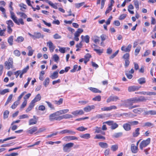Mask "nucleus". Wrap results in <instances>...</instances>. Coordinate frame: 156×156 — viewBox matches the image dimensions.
<instances>
[{"instance_id":"obj_35","label":"nucleus","mask_w":156,"mask_h":156,"mask_svg":"<svg viewBox=\"0 0 156 156\" xmlns=\"http://www.w3.org/2000/svg\"><path fill=\"white\" fill-rule=\"evenodd\" d=\"M137 99L138 102H140L145 101L147 100V99L144 96H141L137 97Z\"/></svg>"},{"instance_id":"obj_2","label":"nucleus","mask_w":156,"mask_h":156,"mask_svg":"<svg viewBox=\"0 0 156 156\" xmlns=\"http://www.w3.org/2000/svg\"><path fill=\"white\" fill-rule=\"evenodd\" d=\"M4 65L5 69L8 70L10 68H13V59L11 57H9L7 61H6L4 63Z\"/></svg>"},{"instance_id":"obj_45","label":"nucleus","mask_w":156,"mask_h":156,"mask_svg":"<svg viewBox=\"0 0 156 156\" xmlns=\"http://www.w3.org/2000/svg\"><path fill=\"white\" fill-rule=\"evenodd\" d=\"M133 114H132L131 112H129L128 113H124L122 114H121L120 115L121 116H122L123 115H124L127 117H131L132 116Z\"/></svg>"},{"instance_id":"obj_29","label":"nucleus","mask_w":156,"mask_h":156,"mask_svg":"<svg viewBox=\"0 0 156 156\" xmlns=\"http://www.w3.org/2000/svg\"><path fill=\"white\" fill-rule=\"evenodd\" d=\"M80 136L82 138L88 139L90 138V136L89 133H86L84 134L80 135Z\"/></svg>"},{"instance_id":"obj_27","label":"nucleus","mask_w":156,"mask_h":156,"mask_svg":"<svg viewBox=\"0 0 156 156\" xmlns=\"http://www.w3.org/2000/svg\"><path fill=\"white\" fill-rule=\"evenodd\" d=\"M58 76V71H55L50 76V77L52 79H54L57 78Z\"/></svg>"},{"instance_id":"obj_33","label":"nucleus","mask_w":156,"mask_h":156,"mask_svg":"<svg viewBox=\"0 0 156 156\" xmlns=\"http://www.w3.org/2000/svg\"><path fill=\"white\" fill-rule=\"evenodd\" d=\"M18 15H20V17L24 19H26L27 17V15L24 13L21 12H16Z\"/></svg>"},{"instance_id":"obj_1","label":"nucleus","mask_w":156,"mask_h":156,"mask_svg":"<svg viewBox=\"0 0 156 156\" xmlns=\"http://www.w3.org/2000/svg\"><path fill=\"white\" fill-rule=\"evenodd\" d=\"M12 2H10L9 7L12 10L10 11L11 18L12 20L17 25H20V24L22 25H23L24 24V22L23 19L22 18H20L18 20L17 17L15 15L14 13L12 11L13 10V8L12 6Z\"/></svg>"},{"instance_id":"obj_23","label":"nucleus","mask_w":156,"mask_h":156,"mask_svg":"<svg viewBox=\"0 0 156 156\" xmlns=\"http://www.w3.org/2000/svg\"><path fill=\"white\" fill-rule=\"evenodd\" d=\"M143 111V109L142 108H138L133 109V112L136 114H140Z\"/></svg>"},{"instance_id":"obj_50","label":"nucleus","mask_w":156,"mask_h":156,"mask_svg":"<svg viewBox=\"0 0 156 156\" xmlns=\"http://www.w3.org/2000/svg\"><path fill=\"white\" fill-rule=\"evenodd\" d=\"M76 129L80 131H83L87 129V128H85L83 126L79 127Z\"/></svg>"},{"instance_id":"obj_18","label":"nucleus","mask_w":156,"mask_h":156,"mask_svg":"<svg viewBox=\"0 0 156 156\" xmlns=\"http://www.w3.org/2000/svg\"><path fill=\"white\" fill-rule=\"evenodd\" d=\"M123 127L125 130L127 131H129L131 129V126L129 121L127 123L124 124Z\"/></svg>"},{"instance_id":"obj_17","label":"nucleus","mask_w":156,"mask_h":156,"mask_svg":"<svg viewBox=\"0 0 156 156\" xmlns=\"http://www.w3.org/2000/svg\"><path fill=\"white\" fill-rule=\"evenodd\" d=\"M84 112L82 110H77L73 111L72 112V114L74 116H77L78 115H82L83 114Z\"/></svg>"},{"instance_id":"obj_20","label":"nucleus","mask_w":156,"mask_h":156,"mask_svg":"<svg viewBox=\"0 0 156 156\" xmlns=\"http://www.w3.org/2000/svg\"><path fill=\"white\" fill-rule=\"evenodd\" d=\"M45 2L46 3H48L50 6H51L53 8H54L55 9H57L58 8V7H57L58 3H55V4H54L52 2H51L50 1H49L48 0H46Z\"/></svg>"},{"instance_id":"obj_12","label":"nucleus","mask_w":156,"mask_h":156,"mask_svg":"<svg viewBox=\"0 0 156 156\" xmlns=\"http://www.w3.org/2000/svg\"><path fill=\"white\" fill-rule=\"evenodd\" d=\"M38 130L37 126H34L27 131V133L30 134H32L33 133L37 132Z\"/></svg>"},{"instance_id":"obj_22","label":"nucleus","mask_w":156,"mask_h":156,"mask_svg":"<svg viewBox=\"0 0 156 156\" xmlns=\"http://www.w3.org/2000/svg\"><path fill=\"white\" fill-rule=\"evenodd\" d=\"M99 145L102 148H106L108 147V144L106 143L100 142L98 143Z\"/></svg>"},{"instance_id":"obj_56","label":"nucleus","mask_w":156,"mask_h":156,"mask_svg":"<svg viewBox=\"0 0 156 156\" xmlns=\"http://www.w3.org/2000/svg\"><path fill=\"white\" fill-rule=\"evenodd\" d=\"M134 5L136 8L138 10L139 9V2L137 0H135L134 1Z\"/></svg>"},{"instance_id":"obj_34","label":"nucleus","mask_w":156,"mask_h":156,"mask_svg":"<svg viewBox=\"0 0 156 156\" xmlns=\"http://www.w3.org/2000/svg\"><path fill=\"white\" fill-rule=\"evenodd\" d=\"M41 98V96L40 94H38L35 97L34 99L33 100L35 102L39 101Z\"/></svg>"},{"instance_id":"obj_47","label":"nucleus","mask_w":156,"mask_h":156,"mask_svg":"<svg viewBox=\"0 0 156 156\" xmlns=\"http://www.w3.org/2000/svg\"><path fill=\"white\" fill-rule=\"evenodd\" d=\"M95 139H103L105 140V137L101 136L100 134L96 135L94 137Z\"/></svg>"},{"instance_id":"obj_31","label":"nucleus","mask_w":156,"mask_h":156,"mask_svg":"<svg viewBox=\"0 0 156 156\" xmlns=\"http://www.w3.org/2000/svg\"><path fill=\"white\" fill-rule=\"evenodd\" d=\"M138 83L140 84H143L146 83V79L144 77L139 78L138 80Z\"/></svg>"},{"instance_id":"obj_49","label":"nucleus","mask_w":156,"mask_h":156,"mask_svg":"<svg viewBox=\"0 0 156 156\" xmlns=\"http://www.w3.org/2000/svg\"><path fill=\"white\" fill-rule=\"evenodd\" d=\"M13 95L12 94H10L5 104V105L6 106L9 104V102L11 101Z\"/></svg>"},{"instance_id":"obj_10","label":"nucleus","mask_w":156,"mask_h":156,"mask_svg":"<svg viewBox=\"0 0 156 156\" xmlns=\"http://www.w3.org/2000/svg\"><path fill=\"white\" fill-rule=\"evenodd\" d=\"M117 108V107L115 105H112L109 107H104L102 108L101 109L102 111H110L112 109H116Z\"/></svg>"},{"instance_id":"obj_9","label":"nucleus","mask_w":156,"mask_h":156,"mask_svg":"<svg viewBox=\"0 0 156 156\" xmlns=\"http://www.w3.org/2000/svg\"><path fill=\"white\" fill-rule=\"evenodd\" d=\"M59 133L61 134L68 133L69 134L74 135L76 133V132L71 130L65 129L60 131Z\"/></svg>"},{"instance_id":"obj_14","label":"nucleus","mask_w":156,"mask_h":156,"mask_svg":"<svg viewBox=\"0 0 156 156\" xmlns=\"http://www.w3.org/2000/svg\"><path fill=\"white\" fill-rule=\"evenodd\" d=\"M47 44L49 48L50 51L51 52H52L55 48V47L53 43L51 41H50L47 43Z\"/></svg>"},{"instance_id":"obj_57","label":"nucleus","mask_w":156,"mask_h":156,"mask_svg":"<svg viewBox=\"0 0 156 156\" xmlns=\"http://www.w3.org/2000/svg\"><path fill=\"white\" fill-rule=\"evenodd\" d=\"M125 106L128 107V108L129 109H132L133 108L137 107L139 106L138 105H134L132 106V105H130V106L129 105H125Z\"/></svg>"},{"instance_id":"obj_15","label":"nucleus","mask_w":156,"mask_h":156,"mask_svg":"<svg viewBox=\"0 0 156 156\" xmlns=\"http://www.w3.org/2000/svg\"><path fill=\"white\" fill-rule=\"evenodd\" d=\"M132 45L130 44H129L126 48L125 46H122L121 48V50L125 52H129L131 50Z\"/></svg>"},{"instance_id":"obj_61","label":"nucleus","mask_w":156,"mask_h":156,"mask_svg":"<svg viewBox=\"0 0 156 156\" xmlns=\"http://www.w3.org/2000/svg\"><path fill=\"white\" fill-rule=\"evenodd\" d=\"M53 58L55 62H57L59 59V57L57 54H55L53 55Z\"/></svg>"},{"instance_id":"obj_30","label":"nucleus","mask_w":156,"mask_h":156,"mask_svg":"<svg viewBox=\"0 0 156 156\" xmlns=\"http://www.w3.org/2000/svg\"><path fill=\"white\" fill-rule=\"evenodd\" d=\"M37 122V119H30L29 121V125H33L36 124Z\"/></svg>"},{"instance_id":"obj_44","label":"nucleus","mask_w":156,"mask_h":156,"mask_svg":"<svg viewBox=\"0 0 156 156\" xmlns=\"http://www.w3.org/2000/svg\"><path fill=\"white\" fill-rule=\"evenodd\" d=\"M8 42L10 45H12L13 44V36H11L9 37Z\"/></svg>"},{"instance_id":"obj_43","label":"nucleus","mask_w":156,"mask_h":156,"mask_svg":"<svg viewBox=\"0 0 156 156\" xmlns=\"http://www.w3.org/2000/svg\"><path fill=\"white\" fill-rule=\"evenodd\" d=\"M20 102L19 101H15L13 104L12 105L11 108L13 109H15L17 106L19 105Z\"/></svg>"},{"instance_id":"obj_26","label":"nucleus","mask_w":156,"mask_h":156,"mask_svg":"<svg viewBox=\"0 0 156 156\" xmlns=\"http://www.w3.org/2000/svg\"><path fill=\"white\" fill-rule=\"evenodd\" d=\"M140 128H138L136 129L135 131L133 133V136L134 137H136L140 134Z\"/></svg>"},{"instance_id":"obj_64","label":"nucleus","mask_w":156,"mask_h":156,"mask_svg":"<svg viewBox=\"0 0 156 156\" xmlns=\"http://www.w3.org/2000/svg\"><path fill=\"white\" fill-rule=\"evenodd\" d=\"M53 37L55 39H57L61 38V36L56 33L53 35Z\"/></svg>"},{"instance_id":"obj_6","label":"nucleus","mask_w":156,"mask_h":156,"mask_svg":"<svg viewBox=\"0 0 156 156\" xmlns=\"http://www.w3.org/2000/svg\"><path fill=\"white\" fill-rule=\"evenodd\" d=\"M74 145V144L72 143H69L65 145H63V150L65 152H69L70 151V149Z\"/></svg>"},{"instance_id":"obj_52","label":"nucleus","mask_w":156,"mask_h":156,"mask_svg":"<svg viewBox=\"0 0 156 156\" xmlns=\"http://www.w3.org/2000/svg\"><path fill=\"white\" fill-rule=\"evenodd\" d=\"M16 138V137L15 136H12V137H8V138H7L4 139L2 141V140H0V143L2 142V143H3L4 141H7L8 140H11V139H15Z\"/></svg>"},{"instance_id":"obj_48","label":"nucleus","mask_w":156,"mask_h":156,"mask_svg":"<svg viewBox=\"0 0 156 156\" xmlns=\"http://www.w3.org/2000/svg\"><path fill=\"white\" fill-rule=\"evenodd\" d=\"M129 123L130 125L131 126H135L138 125L139 123V122L137 121H129Z\"/></svg>"},{"instance_id":"obj_8","label":"nucleus","mask_w":156,"mask_h":156,"mask_svg":"<svg viewBox=\"0 0 156 156\" xmlns=\"http://www.w3.org/2000/svg\"><path fill=\"white\" fill-rule=\"evenodd\" d=\"M105 123L109 126H111V128L112 129H114L118 127V124L112 121H106Z\"/></svg>"},{"instance_id":"obj_37","label":"nucleus","mask_w":156,"mask_h":156,"mask_svg":"<svg viewBox=\"0 0 156 156\" xmlns=\"http://www.w3.org/2000/svg\"><path fill=\"white\" fill-rule=\"evenodd\" d=\"M63 99L62 98H60L59 99V100L57 101L55 100L54 101L55 104L58 105H59L62 104L63 101Z\"/></svg>"},{"instance_id":"obj_32","label":"nucleus","mask_w":156,"mask_h":156,"mask_svg":"<svg viewBox=\"0 0 156 156\" xmlns=\"http://www.w3.org/2000/svg\"><path fill=\"white\" fill-rule=\"evenodd\" d=\"M138 90V88L135 86H130L128 88V90L130 92Z\"/></svg>"},{"instance_id":"obj_51","label":"nucleus","mask_w":156,"mask_h":156,"mask_svg":"<svg viewBox=\"0 0 156 156\" xmlns=\"http://www.w3.org/2000/svg\"><path fill=\"white\" fill-rule=\"evenodd\" d=\"M9 112V111L8 110H6L3 113V118L4 119L8 117Z\"/></svg>"},{"instance_id":"obj_53","label":"nucleus","mask_w":156,"mask_h":156,"mask_svg":"<svg viewBox=\"0 0 156 156\" xmlns=\"http://www.w3.org/2000/svg\"><path fill=\"white\" fill-rule=\"evenodd\" d=\"M101 99V96L100 95H98L96 96L92 99V100L94 101H100Z\"/></svg>"},{"instance_id":"obj_21","label":"nucleus","mask_w":156,"mask_h":156,"mask_svg":"<svg viewBox=\"0 0 156 156\" xmlns=\"http://www.w3.org/2000/svg\"><path fill=\"white\" fill-rule=\"evenodd\" d=\"M61 120L63 119H68L72 118L73 116L69 114H66L60 116Z\"/></svg>"},{"instance_id":"obj_5","label":"nucleus","mask_w":156,"mask_h":156,"mask_svg":"<svg viewBox=\"0 0 156 156\" xmlns=\"http://www.w3.org/2000/svg\"><path fill=\"white\" fill-rule=\"evenodd\" d=\"M28 34L34 40L40 38H43L44 36L43 34H42L38 32H35L34 33V34H32L29 33H28Z\"/></svg>"},{"instance_id":"obj_39","label":"nucleus","mask_w":156,"mask_h":156,"mask_svg":"<svg viewBox=\"0 0 156 156\" xmlns=\"http://www.w3.org/2000/svg\"><path fill=\"white\" fill-rule=\"evenodd\" d=\"M50 81L49 78L48 77H47L45 79L44 81L43 82L44 85L45 87H46L49 84Z\"/></svg>"},{"instance_id":"obj_4","label":"nucleus","mask_w":156,"mask_h":156,"mask_svg":"<svg viewBox=\"0 0 156 156\" xmlns=\"http://www.w3.org/2000/svg\"><path fill=\"white\" fill-rule=\"evenodd\" d=\"M150 141L151 139L150 138H148L146 140L142 141L140 144V149L142 150H143L144 148L146 147L150 144Z\"/></svg>"},{"instance_id":"obj_24","label":"nucleus","mask_w":156,"mask_h":156,"mask_svg":"<svg viewBox=\"0 0 156 156\" xmlns=\"http://www.w3.org/2000/svg\"><path fill=\"white\" fill-rule=\"evenodd\" d=\"M95 132L97 133H101L103 135H105V132L102 131L101 128L100 127L97 126L95 127Z\"/></svg>"},{"instance_id":"obj_42","label":"nucleus","mask_w":156,"mask_h":156,"mask_svg":"<svg viewBox=\"0 0 156 156\" xmlns=\"http://www.w3.org/2000/svg\"><path fill=\"white\" fill-rule=\"evenodd\" d=\"M94 50L95 51L96 53L99 55H101L103 51V49H97L95 48H93Z\"/></svg>"},{"instance_id":"obj_11","label":"nucleus","mask_w":156,"mask_h":156,"mask_svg":"<svg viewBox=\"0 0 156 156\" xmlns=\"http://www.w3.org/2000/svg\"><path fill=\"white\" fill-rule=\"evenodd\" d=\"M63 139L65 141H70L71 140H77L78 138L74 136H65Z\"/></svg>"},{"instance_id":"obj_63","label":"nucleus","mask_w":156,"mask_h":156,"mask_svg":"<svg viewBox=\"0 0 156 156\" xmlns=\"http://www.w3.org/2000/svg\"><path fill=\"white\" fill-rule=\"evenodd\" d=\"M13 53L15 55L17 56H19L20 55V52L19 50H15L14 51Z\"/></svg>"},{"instance_id":"obj_19","label":"nucleus","mask_w":156,"mask_h":156,"mask_svg":"<svg viewBox=\"0 0 156 156\" xmlns=\"http://www.w3.org/2000/svg\"><path fill=\"white\" fill-rule=\"evenodd\" d=\"M131 149L133 153H136L138 152V147L135 146L134 144L131 145Z\"/></svg>"},{"instance_id":"obj_62","label":"nucleus","mask_w":156,"mask_h":156,"mask_svg":"<svg viewBox=\"0 0 156 156\" xmlns=\"http://www.w3.org/2000/svg\"><path fill=\"white\" fill-rule=\"evenodd\" d=\"M84 111L86 112H88L91 111V108H90V106L88 105L84 108Z\"/></svg>"},{"instance_id":"obj_36","label":"nucleus","mask_w":156,"mask_h":156,"mask_svg":"<svg viewBox=\"0 0 156 156\" xmlns=\"http://www.w3.org/2000/svg\"><path fill=\"white\" fill-rule=\"evenodd\" d=\"M24 40V38L22 36H19L18 37L15 41L18 43H20Z\"/></svg>"},{"instance_id":"obj_55","label":"nucleus","mask_w":156,"mask_h":156,"mask_svg":"<svg viewBox=\"0 0 156 156\" xmlns=\"http://www.w3.org/2000/svg\"><path fill=\"white\" fill-rule=\"evenodd\" d=\"M122 132H119L118 133H115L113 136L115 138H118L122 136Z\"/></svg>"},{"instance_id":"obj_40","label":"nucleus","mask_w":156,"mask_h":156,"mask_svg":"<svg viewBox=\"0 0 156 156\" xmlns=\"http://www.w3.org/2000/svg\"><path fill=\"white\" fill-rule=\"evenodd\" d=\"M6 23L8 25L7 27H12L14 25L13 23L11 20L7 21Z\"/></svg>"},{"instance_id":"obj_60","label":"nucleus","mask_w":156,"mask_h":156,"mask_svg":"<svg viewBox=\"0 0 156 156\" xmlns=\"http://www.w3.org/2000/svg\"><path fill=\"white\" fill-rule=\"evenodd\" d=\"M29 69V66H27L26 67L24 68L23 70H22L21 71L20 70V72H21L22 73H23V74H24L25 73H26L28 70Z\"/></svg>"},{"instance_id":"obj_25","label":"nucleus","mask_w":156,"mask_h":156,"mask_svg":"<svg viewBox=\"0 0 156 156\" xmlns=\"http://www.w3.org/2000/svg\"><path fill=\"white\" fill-rule=\"evenodd\" d=\"M69 111V110L68 109H66L60 110L59 111H57V112L58 113L59 116H60V115L64 114L68 112Z\"/></svg>"},{"instance_id":"obj_58","label":"nucleus","mask_w":156,"mask_h":156,"mask_svg":"<svg viewBox=\"0 0 156 156\" xmlns=\"http://www.w3.org/2000/svg\"><path fill=\"white\" fill-rule=\"evenodd\" d=\"M9 92V89H5L2 91L0 92V94L3 95L5 94V93Z\"/></svg>"},{"instance_id":"obj_28","label":"nucleus","mask_w":156,"mask_h":156,"mask_svg":"<svg viewBox=\"0 0 156 156\" xmlns=\"http://www.w3.org/2000/svg\"><path fill=\"white\" fill-rule=\"evenodd\" d=\"M89 89L91 91L94 93H101V92L100 90L95 88L90 87L89 88Z\"/></svg>"},{"instance_id":"obj_46","label":"nucleus","mask_w":156,"mask_h":156,"mask_svg":"<svg viewBox=\"0 0 156 156\" xmlns=\"http://www.w3.org/2000/svg\"><path fill=\"white\" fill-rule=\"evenodd\" d=\"M45 102L47 104L48 106L51 109H55V107L51 102L48 101H45Z\"/></svg>"},{"instance_id":"obj_41","label":"nucleus","mask_w":156,"mask_h":156,"mask_svg":"<svg viewBox=\"0 0 156 156\" xmlns=\"http://www.w3.org/2000/svg\"><path fill=\"white\" fill-rule=\"evenodd\" d=\"M118 148V146L117 144L112 145L111 147V150L113 151H116Z\"/></svg>"},{"instance_id":"obj_16","label":"nucleus","mask_w":156,"mask_h":156,"mask_svg":"<svg viewBox=\"0 0 156 156\" xmlns=\"http://www.w3.org/2000/svg\"><path fill=\"white\" fill-rule=\"evenodd\" d=\"M137 94H141L143 95H156V93L152 92H145V91H142V92H139Z\"/></svg>"},{"instance_id":"obj_59","label":"nucleus","mask_w":156,"mask_h":156,"mask_svg":"<svg viewBox=\"0 0 156 156\" xmlns=\"http://www.w3.org/2000/svg\"><path fill=\"white\" fill-rule=\"evenodd\" d=\"M125 75L127 76V78L129 79H132L133 77V76L132 74H129L127 71L126 72Z\"/></svg>"},{"instance_id":"obj_3","label":"nucleus","mask_w":156,"mask_h":156,"mask_svg":"<svg viewBox=\"0 0 156 156\" xmlns=\"http://www.w3.org/2000/svg\"><path fill=\"white\" fill-rule=\"evenodd\" d=\"M49 120L51 121H53L55 120L60 121L61 120L60 116H59L56 112L49 115Z\"/></svg>"},{"instance_id":"obj_13","label":"nucleus","mask_w":156,"mask_h":156,"mask_svg":"<svg viewBox=\"0 0 156 156\" xmlns=\"http://www.w3.org/2000/svg\"><path fill=\"white\" fill-rule=\"evenodd\" d=\"M119 99V97L117 96H111L107 99L106 102L107 103H109L111 101H116Z\"/></svg>"},{"instance_id":"obj_38","label":"nucleus","mask_w":156,"mask_h":156,"mask_svg":"<svg viewBox=\"0 0 156 156\" xmlns=\"http://www.w3.org/2000/svg\"><path fill=\"white\" fill-rule=\"evenodd\" d=\"M134 9V7L132 4H130L128 7V10L129 12L131 14H133L134 12L133 11H131V9Z\"/></svg>"},{"instance_id":"obj_54","label":"nucleus","mask_w":156,"mask_h":156,"mask_svg":"<svg viewBox=\"0 0 156 156\" xmlns=\"http://www.w3.org/2000/svg\"><path fill=\"white\" fill-rule=\"evenodd\" d=\"M129 53H126L123 56L122 58L125 60L129 59Z\"/></svg>"},{"instance_id":"obj_7","label":"nucleus","mask_w":156,"mask_h":156,"mask_svg":"<svg viewBox=\"0 0 156 156\" xmlns=\"http://www.w3.org/2000/svg\"><path fill=\"white\" fill-rule=\"evenodd\" d=\"M138 102L137 97H134L127 100L125 105H132L133 103Z\"/></svg>"}]
</instances>
